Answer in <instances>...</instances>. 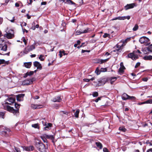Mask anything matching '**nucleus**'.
<instances>
[{
  "instance_id": "nucleus-32",
  "label": "nucleus",
  "mask_w": 152,
  "mask_h": 152,
  "mask_svg": "<svg viewBox=\"0 0 152 152\" xmlns=\"http://www.w3.org/2000/svg\"><path fill=\"white\" fill-rule=\"evenodd\" d=\"M41 138L44 142H47V140L46 139L47 138L44 136V134L41 137Z\"/></svg>"
},
{
  "instance_id": "nucleus-30",
  "label": "nucleus",
  "mask_w": 152,
  "mask_h": 152,
  "mask_svg": "<svg viewBox=\"0 0 152 152\" xmlns=\"http://www.w3.org/2000/svg\"><path fill=\"white\" fill-rule=\"evenodd\" d=\"M5 112H0V117L3 119H4L5 117Z\"/></svg>"
},
{
  "instance_id": "nucleus-15",
  "label": "nucleus",
  "mask_w": 152,
  "mask_h": 152,
  "mask_svg": "<svg viewBox=\"0 0 152 152\" xmlns=\"http://www.w3.org/2000/svg\"><path fill=\"white\" fill-rule=\"evenodd\" d=\"M135 6V4L134 3L127 4L124 7V8L126 10L132 8Z\"/></svg>"
},
{
  "instance_id": "nucleus-55",
  "label": "nucleus",
  "mask_w": 152,
  "mask_h": 152,
  "mask_svg": "<svg viewBox=\"0 0 152 152\" xmlns=\"http://www.w3.org/2000/svg\"><path fill=\"white\" fill-rule=\"evenodd\" d=\"M90 52L89 50H82L81 52L82 53H84L85 52Z\"/></svg>"
},
{
  "instance_id": "nucleus-47",
  "label": "nucleus",
  "mask_w": 152,
  "mask_h": 152,
  "mask_svg": "<svg viewBox=\"0 0 152 152\" xmlns=\"http://www.w3.org/2000/svg\"><path fill=\"white\" fill-rule=\"evenodd\" d=\"M142 51L144 54H148L147 51H148L147 50V48L143 49Z\"/></svg>"
},
{
  "instance_id": "nucleus-48",
  "label": "nucleus",
  "mask_w": 152,
  "mask_h": 152,
  "mask_svg": "<svg viewBox=\"0 0 152 152\" xmlns=\"http://www.w3.org/2000/svg\"><path fill=\"white\" fill-rule=\"evenodd\" d=\"M15 107L16 109H18V108L20 107V105L16 103L15 104Z\"/></svg>"
},
{
  "instance_id": "nucleus-62",
  "label": "nucleus",
  "mask_w": 152,
  "mask_h": 152,
  "mask_svg": "<svg viewBox=\"0 0 152 152\" xmlns=\"http://www.w3.org/2000/svg\"><path fill=\"white\" fill-rule=\"evenodd\" d=\"M84 80L86 82H88L90 81V79H84Z\"/></svg>"
},
{
  "instance_id": "nucleus-63",
  "label": "nucleus",
  "mask_w": 152,
  "mask_h": 152,
  "mask_svg": "<svg viewBox=\"0 0 152 152\" xmlns=\"http://www.w3.org/2000/svg\"><path fill=\"white\" fill-rule=\"evenodd\" d=\"M22 29H23V32L24 33L25 32H26V33H28V31L26 30L24 28V29H23L22 28Z\"/></svg>"
},
{
  "instance_id": "nucleus-17",
  "label": "nucleus",
  "mask_w": 152,
  "mask_h": 152,
  "mask_svg": "<svg viewBox=\"0 0 152 152\" xmlns=\"http://www.w3.org/2000/svg\"><path fill=\"white\" fill-rule=\"evenodd\" d=\"M32 81L31 79L26 80L23 82V84L24 85H28L31 84L32 83Z\"/></svg>"
},
{
  "instance_id": "nucleus-59",
  "label": "nucleus",
  "mask_w": 152,
  "mask_h": 152,
  "mask_svg": "<svg viewBox=\"0 0 152 152\" xmlns=\"http://www.w3.org/2000/svg\"><path fill=\"white\" fill-rule=\"evenodd\" d=\"M79 3L81 5L83 4V0H79Z\"/></svg>"
},
{
  "instance_id": "nucleus-44",
  "label": "nucleus",
  "mask_w": 152,
  "mask_h": 152,
  "mask_svg": "<svg viewBox=\"0 0 152 152\" xmlns=\"http://www.w3.org/2000/svg\"><path fill=\"white\" fill-rule=\"evenodd\" d=\"M15 150V152H21L19 148L14 147Z\"/></svg>"
},
{
  "instance_id": "nucleus-33",
  "label": "nucleus",
  "mask_w": 152,
  "mask_h": 152,
  "mask_svg": "<svg viewBox=\"0 0 152 152\" xmlns=\"http://www.w3.org/2000/svg\"><path fill=\"white\" fill-rule=\"evenodd\" d=\"M13 36V34L11 33H8L6 35V37L8 39H11L12 37Z\"/></svg>"
},
{
  "instance_id": "nucleus-10",
  "label": "nucleus",
  "mask_w": 152,
  "mask_h": 152,
  "mask_svg": "<svg viewBox=\"0 0 152 152\" xmlns=\"http://www.w3.org/2000/svg\"><path fill=\"white\" fill-rule=\"evenodd\" d=\"M24 150L27 151H32L34 149V147L32 146H22Z\"/></svg>"
},
{
  "instance_id": "nucleus-23",
  "label": "nucleus",
  "mask_w": 152,
  "mask_h": 152,
  "mask_svg": "<svg viewBox=\"0 0 152 152\" xmlns=\"http://www.w3.org/2000/svg\"><path fill=\"white\" fill-rule=\"evenodd\" d=\"M117 79V78L116 77H111L109 78V80H110V83L112 84Z\"/></svg>"
},
{
  "instance_id": "nucleus-54",
  "label": "nucleus",
  "mask_w": 152,
  "mask_h": 152,
  "mask_svg": "<svg viewBox=\"0 0 152 152\" xmlns=\"http://www.w3.org/2000/svg\"><path fill=\"white\" fill-rule=\"evenodd\" d=\"M124 17V20L126 19H127L128 20H129L130 18V16L129 15Z\"/></svg>"
},
{
  "instance_id": "nucleus-64",
  "label": "nucleus",
  "mask_w": 152,
  "mask_h": 152,
  "mask_svg": "<svg viewBox=\"0 0 152 152\" xmlns=\"http://www.w3.org/2000/svg\"><path fill=\"white\" fill-rule=\"evenodd\" d=\"M146 152H152V148H150L148 149Z\"/></svg>"
},
{
  "instance_id": "nucleus-1",
  "label": "nucleus",
  "mask_w": 152,
  "mask_h": 152,
  "mask_svg": "<svg viewBox=\"0 0 152 152\" xmlns=\"http://www.w3.org/2000/svg\"><path fill=\"white\" fill-rule=\"evenodd\" d=\"M35 146L40 152H46L47 148L42 142H35Z\"/></svg>"
},
{
  "instance_id": "nucleus-3",
  "label": "nucleus",
  "mask_w": 152,
  "mask_h": 152,
  "mask_svg": "<svg viewBox=\"0 0 152 152\" xmlns=\"http://www.w3.org/2000/svg\"><path fill=\"white\" fill-rule=\"evenodd\" d=\"M4 106L5 110L10 112L13 113L14 115H16L19 113V111L18 109L15 110L13 107L9 105H7L6 106L4 105Z\"/></svg>"
},
{
  "instance_id": "nucleus-13",
  "label": "nucleus",
  "mask_w": 152,
  "mask_h": 152,
  "mask_svg": "<svg viewBox=\"0 0 152 152\" xmlns=\"http://www.w3.org/2000/svg\"><path fill=\"white\" fill-rule=\"evenodd\" d=\"M7 100L8 101L9 103L6 102L5 103V104H9L11 105L12 104L14 103L15 102V99L12 97L8 98Z\"/></svg>"
},
{
  "instance_id": "nucleus-39",
  "label": "nucleus",
  "mask_w": 152,
  "mask_h": 152,
  "mask_svg": "<svg viewBox=\"0 0 152 152\" xmlns=\"http://www.w3.org/2000/svg\"><path fill=\"white\" fill-rule=\"evenodd\" d=\"M44 56L42 55H40L39 57V59L41 61H43L45 59V58H43Z\"/></svg>"
},
{
  "instance_id": "nucleus-60",
  "label": "nucleus",
  "mask_w": 152,
  "mask_h": 152,
  "mask_svg": "<svg viewBox=\"0 0 152 152\" xmlns=\"http://www.w3.org/2000/svg\"><path fill=\"white\" fill-rule=\"evenodd\" d=\"M10 20L11 22L13 23L14 22V20H15V17H13L12 18V20Z\"/></svg>"
},
{
  "instance_id": "nucleus-34",
  "label": "nucleus",
  "mask_w": 152,
  "mask_h": 152,
  "mask_svg": "<svg viewBox=\"0 0 152 152\" xmlns=\"http://www.w3.org/2000/svg\"><path fill=\"white\" fill-rule=\"evenodd\" d=\"M4 64H8V61H6L4 59H0V65Z\"/></svg>"
},
{
  "instance_id": "nucleus-58",
  "label": "nucleus",
  "mask_w": 152,
  "mask_h": 152,
  "mask_svg": "<svg viewBox=\"0 0 152 152\" xmlns=\"http://www.w3.org/2000/svg\"><path fill=\"white\" fill-rule=\"evenodd\" d=\"M22 24H23V25L25 26H26L27 24L25 22L22 23H21L20 24V26L22 27Z\"/></svg>"
},
{
  "instance_id": "nucleus-6",
  "label": "nucleus",
  "mask_w": 152,
  "mask_h": 152,
  "mask_svg": "<svg viewBox=\"0 0 152 152\" xmlns=\"http://www.w3.org/2000/svg\"><path fill=\"white\" fill-rule=\"evenodd\" d=\"M7 49V46L3 39L0 40V50L6 51Z\"/></svg>"
},
{
  "instance_id": "nucleus-26",
  "label": "nucleus",
  "mask_w": 152,
  "mask_h": 152,
  "mask_svg": "<svg viewBox=\"0 0 152 152\" xmlns=\"http://www.w3.org/2000/svg\"><path fill=\"white\" fill-rule=\"evenodd\" d=\"M143 59L145 60H150L152 59V56L151 55L145 56L143 57Z\"/></svg>"
},
{
  "instance_id": "nucleus-14",
  "label": "nucleus",
  "mask_w": 152,
  "mask_h": 152,
  "mask_svg": "<svg viewBox=\"0 0 152 152\" xmlns=\"http://www.w3.org/2000/svg\"><path fill=\"white\" fill-rule=\"evenodd\" d=\"M44 136L46 137L47 139H49L51 140L52 141V142L54 143L55 142L54 141L55 137L53 135H48L47 134H44Z\"/></svg>"
},
{
  "instance_id": "nucleus-49",
  "label": "nucleus",
  "mask_w": 152,
  "mask_h": 152,
  "mask_svg": "<svg viewBox=\"0 0 152 152\" xmlns=\"http://www.w3.org/2000/svg\"><path fill=\"white\" fill-rule=\"evenodd\" d=\"M120 67L123 69H125V67L124 66L123 63V62H121L120 64Z\"/></svg>"
},
{
  "instance_id": "nucleus-51",
  "label": "nucleus",
  "mask_w": 152,
  "mask_h": 152,
  "mask_svg": "<svg viewBox=\"0 0 152 152\" xmlns=\"http://www.w3.org/2000/svg\"><path fill=\"white\" fill-rule=\"evenodd\" d=\"M140 62H137L135 66V68H137L138 66H140Z\"/></svg>"
},
{
  "instance_id": "nucleus-9",
  "label": "nucleus",
  "mask_w": 152,
  "mask_h": 152,
  "mask_svg": "<svg viewBox=\"0 0 152 152\" xmlns=\"http://www.w3.org/2000/svg\"><path fill=\"white\" fill-rule=\"evenodd\" d=\"M33 65L35 67H37V69L40 70L42 68V66L41 64L38 61H35L34 62Z\"/></svg>"
},
{
  "instance_id": "nucleus-20",
  "label": "nucleus",
  "mask_w": 152,
  "mask_h": 152,
  "mask_svg": "<svg viewBox=\"0 0 152 152\" xmlns=\"http://www.w3.org/2000/svg\"><path fill=\"white\" fill-rule=\"evenodd\" d=\"M32 64L31 62H25L24 64V65L25 67L27 68H30Z\"/></svg>"
},
{
  "instance_id": "nucleus-7",
  "label": "nucleus",
  "mask_w": 152,
  "mask_h": 152,
  "mask_svg": "<svg viewBox=\"0 0 152 152\" xmlns=\"http://www.w3.org/2000/svg\"><path fill=\"white\" fill-rule=\"evenodd\" d=\"M35 45H32L30 46H28L26 48L23 50V52L24 53L26 54L29 52L35 49Z\"/></svg>"
},
{
  "instance_id": "nucleus-19",
  "label": "nucleus",
  "mask_w": 152,
  "mask_h": 152,
  "mask_svg": "<svg viewBox=\"0 0 152 152\" xmlns=\"http://www.w3.org/2000/svg\"><path fill=\"white\" fill-rule=\"evenodd\" d=\"M106 81L107 80L106 79H103L99 81V83L98 84V85L99 86H100L101 85H104L106 83Z\"/></svg>"
},
{
  "instance_id": "nucleus-4",
  "label": "nucleus",
  "mask_w": 152,
  "mask_h": 152,
  "mask_svg": "<svg viewBox=\"0 0 152 152\" xmlns=\"http://www.w3.org/2000/svg\"><path fill=\"white\" fill-rule=\"evenodd\" d=\"M121 98L122 99L124 100H135L136 99L135 97L129 96L125 93H124L121 95Z\"/></svg>"
},
{
  "instance_id": "nucleus-16",
  "label": "nucleus",
  "mask_w": 152,
  "mask_h": 152,
  "mask_svg": "<svg viewBox=\"0 0 152 152\" xmlns=\"http://www.w3.org/2000/svg\"><path fill=\"white\" fill-rule=\"evenodd\" d=\"M61 100L62 99L60 96H57L53 98L52 100V101L54 102H60L61 101Z\"/></svg>"
},
{
  "instance_id": "nucleus-12",
  "label": "nucleus",
  "mask_w": 152,
  "mask_h": 152,
  "mask_svg": "<svg viewBox=\"0 0 152 152\" xmlns=\"http://www.w3.org/2000/svg\"><path fill=\"white\" fill-rule=\"evenodd\" d=\"M25 96L24 94H18L16 96V99L17 101H21L23 100V98Z\"/></svg>"
},
{
  "instance_id": "nucleus-36",
  "label": "nucleus",
  "mask_w": 152,
  "mask_h": 152,
  "mask_svg": "<svg viewBox=\"0 0 152 152\" xmlns=\"http://www.w3.org/2000/svg\"><path fill=\"white\" fill-rule=\"evenodd\" d=\"M147 50L148 51L152 52V44L149 46L147 48Z\"/></svg>"
},
{
  "instance_id": "nucleus-41",
  "label": "nucleus",
  "mask_w": 152,
  "mask_h": 152,
  "mask_svg": "<svg viewBox=\"0 0 152 152\" xmlns=\"http://www.w3.org/2000/svg\"><path fill=\"white\" fill-rule=\"evenodd\" d=\"M145 104H152V99H150L145 101Z\"/></svg>"
},
{
  "instance_id": "nucleus-61",
  "label": "nucleus",
  "mask_w": 152,
  "mask_h": 152,
  "mask_svg": "<svg viewBox=\"0 0 152 152\" xmlns=\"http://www.w3.org/2000/svg\"><path fill=\"white\" fill-rule=\"evenodd\" d=\"M47 4V2L45 1L42 2L41 3V5H45Z\"/></svg>"
},
{
  "instance_id": "nucleus-8",
  "label": "nucleus",
  "mask_w": 152,
  "mask_h": 152,
  "mask_svg": "<svg viewBox=\"0 0 152 152\" xmlns=\"http://www.w3.org/2000/svg\"><path fill=\"white\" fill-rule=\"evenodd\" d=\"M116 48H117L116 49V50H113L112 52H116L117 56H118V55L121 52L123 49V45L121 46L119 45L118 44L117 45Z\"/></svg>"
},
{
  "instance_id": "nucleus-2",
  "label": "nucleus",
  "mask_w": 152,
  "mask_h": 152,
  "mask_svg": "<svg viewBox=\"0 0 152 152\" xmlns=\"http://www.w3.org/2000/svg\"><path fill=\"white\" fill-rule=\"evenodd\" d=\"M137 53L140 54L141 53L139 50H137V51L134 50L132 53L129 54L127 57L130 58L133 60H135L138 58V55L137 54Z\"/></svg>"
},
{
  "instance_id": "nucleus-25",
  "label": "nucleus",
  "mask_w": 152,
  "mask_h": 152,
  "mask_svg": "<svg viewBox=\"0 0 152 152\" xmlns=\"http://www.w3.org/2000/svg\"><path fill=\"white\" fill-rule=\"evenodd\" d=\"M95 144L97 147L98 148H99V149H101L102 148V145L100 142H95Z\"/></svg>"
},
{
  "instance_id": "nucleus-43",
  "label": "nucleus",
  "mask_w": 152,
  "mask_h": 152,
  "mask_svg": "<svg viewBox=\"0 0 152 152\" xmlns=\"http://www.w3.org/2000/svg\"><path fill=\"white\" fill-rule=\"evenodd\" d=\"M119 129L120 130L124 132H125L126 130V129L123 127H120Z\"/></svg>"
},
{
  "instance_id": "nucleus-22",
  "label": "nucleus",
  "mask_w": 152,
  "mask_h": 152,
  "mask_svg": "<svg viewBox=\"0 0 152 152\" xmlns=\"http://www.w3.org/2000/svg\"><path fill=\"white\" fill-rule=\"evenodd\" d=\"M59 53V55L60 56V58H61L63 55L65 56L67 54L65 53V51L64 50L60 51Z\"/></svg>"
},
{
  "instance_id": "nucleus-37",
  "label": "nucleus",
  "mask_w": 152,
  "mask_h": 152,
  "mask_svg": "<svg viewBox=\"0 0 152 152\" xmlns=\"http://www.w3.org/2000/svg\"><path fill=\"white\" fill-rule=\"evenodd\" d=\"M66 2L68 4H75L71 0H66Z\"/></svg>"
},
{
  "instance_id": "nucleus-11",
  "label": "nucleus",
  "mask_w": 152,
  "mask_h": 152,
  "mask_svg": "<svg viewBox=\"0 0 152 152\" xmlns=\"http://www.w3.org/2000/svg\"><path fill=\"white\" fill-rule=\"evenodd\" d=\"M44 126L45 127L44 128L45 130H48L50 129V127L52 126V124L50 123H46L44 124Z\"/></svg>"
},
{
  "instance_id": "nucleus-53",
  "label": "nucleus",
  "mask_w": 152,
  "mask_h": 152,
  "mask_svg": "<svg viewBox=\"0 0 152 152\" xmlns=\"http://www.w3.org/2000/svg\"><path fill=\"white\" fill-rule=\"evenodd\" d=\"M148 79L147 77H145L142 78V80L145 82H146L148 80Z\"/></svg>"
},
{
  "instance_id": "nucleus-42",
  "label": "nucleus",
  "mask_w": 152,
  "mask_h": 152,
  "mask_svg": "<svg viewBox=\"0 0 152 152\" xmlns=\"http://www.w3.org/2000/svg\"><path fill=\"white\" fill-rule=\"evenodd\" d=\"M92 95L94 97H96L98 96V93L97 92H94L93 93Z\"/></svg>"
},
{
  "instance_id": "nucleus-38",
  "label": "nucleus",
  "mask_w": 152,
  "mask_h": 152,
  "mask_svg": "<svg viewBox=\"0 0 152 152\" xmlns=\"http://www.w3.org/2000/svg\"><path fill=\"white\" fill-rule=\"evenodd\" d=\"M95 72L96 74L97 75L100 74L101 72H100V70L99 71V69L98 67L96 68Z\"/></svg>"
},
{
  "instance_id": "nucleus-5",
  "label": "nucleus",
  "mask_w": 152,
  "mask_h": 152,
  "mask_svg": "<svg viewBox=\"0 0 152 152\" xmlns=\"http://www.w3.org/2000/svg\"><path fill=\"white\" fill-rule=\"evenodd\" d=\"M139 42L141 44H143L146 46L148 45L150 43L149 39L145 37H141L139 39Z\"/></svg>"
},
{
  "instance_id": "nucleus-27",
  "label": "nucleus",
  "mask_w": 152,
  "mask_h": 152,
  "mask_svg": "<svg viewBox=\"0 0 152 152\" xmlns=\"http://www.w3.org/2000/svg\"><path fill=\"white\" fill-rule=\"evenodd\" d=\"M92 31V30L90 28H87L85 30L83 31H82V33H86L89 32L90 31Z\"/></svg>"
},
{
  "instance_id": "nucleus-57",
  "label": "nucleus",
  "mask_w": 152,
  "mask_h": 152,
  "mask_svg": "<svg viewBox=\"0 0 152 152\" xmlns=\"http://www.w3.org/2000/svg\"><path fill=\"white\" fill-rule=\"evenodd\" d=\"M109 34L107 33H105L103 35V37L104 38H106L107 37H108Z\"/></svg>"
},
{
  "instance_id": "nucleus-45",
  "label": "nucleus",
  "mask_w": 152,
  "mask_h": 152,
  "mask_svg": "<svg viewBox=\"0 0 152 152\" xmlns=\"http://www.w3.org/2000/svg\"><path fill=\"white\" fill-rule=\"evenodd\" d=\"M82 32V31H80V30H77L76 31V35H78L81 34H83Z\"/></svg>"
},
{
  "instance_id": "nucleus-50",
  "label": "nucleus",
  "mask_w": 152,
  "mask_h": 152,
  "mask_svg": "<svg viewBox=\"0 0 152 152\" xmlns=\"http://www.w3.org/2000/svg\"><path fill=\"white\" fill-rule=\"evenodd\" d=\"M103 151L104 152H109L107 149L106 148H103Z\"/></svg>"
},
{
  "instance_id": "nucleus-21",
  "label": "nucleus",
  "mask_w": 152,
  "mask_h": 152,
  "mask_svg": "<svg viewBox=\"0 0 152 152\" xmlns=\"http://www.w3.org/2000/svg\"><path fill=\"white\" fill-rule=\"evenodd\" d=\"M34 73V72L31 71L30 72H27L25 73L23 76L24 78L28 76H31L33 75Z\"/></svg>"
},
{
  "instance_id": "nucleus-56",
  "label": "nucleus",
  "mask_w": 152,
  "mask_h": 152,
  "mask_svg": "<svg viewBox=\"0 0 152 152\" xmlns=\"http://www.w3.org/2000/svg\"><path fill=\"white\" fill-rule=\"evenodd\" d=\"M23 42L25 44V45H26V43H27L26 41V39H25V38L24 37H23Z\"/></svg>"
},
{
  "instance_id": "nucleus-24",
  "label": "nucleus",
  "mask_w": 152,
  "mask_h": 152,
  "mask_svg": "<svg viewBox=\"0 0 152 152\" xmlns=\"http://www.w3.org/2000/svg\"><path fill=\"white\" fill-rule=\"evenodd\" d=\"M97 63L102 64L103 63L107 61L108 59H106L104 60L101 59H97Z\"/></svg>"
},
{
  "instance_id": "nucleus-28",
  "label": "nucleus",
  "mask_w": 152,
  "mask_h": 152,
  "mask_svg": "<svg viewBox=\"0 0 152 152\" xmlns=\"http://www.w3.org/2000/svg\"><path fill=\"white\" fill-rule=\"evenodd\" d=\"M124 20V16L122 17H118L117 18H115L113 19L112 20Z\"/></svg>"
},
{
  "instance_id": "nucleus-35",
  "label": "nucleus",
  "mask_w": 152,
  "mask_h": 152,
  "mask_svg": "<svg viewBox=\"0 0 152 152\" xmlns=\"http://www.w3.org/2000/svg\"><path fill=\"white\" fill-rule=\"evenodd\" d=\"M32 126L35 128L39 129V128L38 124H33L32 125Z\"/></svg>"
},
{
  "instance_id": "nucleus-40",
  "label": "nucleus",
  "mask_w": 152,
  "mask_h": 152,
  "mask_svg": "<svg viewBox=\"0 0 152 152\" xmlns=\"http://www.w3.org/2000/svg\"><path fill=\"white\" fill-rule=\"evenodd\" d=\"M138 28V26L137 24H136L134 28H133V31H136L137 30Z\"/></svg>"
},
{
  "instance_id": "nucleus-31",
  "label": "nucleus",
  "mask_w": 152,
  "mask_h": 152,
  "mask_svg": "<svg viewBox=\"0 0 152 152\" xmlns=\"http://www.w3.org/2000/svg\"><path fill=\"white\" fill-rule=\"evenodd\" d=\"M125 69H123L121 68H120L118 71V73L121 75L123 74L124 72V70Z\"/></svg>"
},
{
  "instance_id": "nucleus-18",
  "label": "nucleus",
  "mask_w": 152,
  "mask_h": 152,
  "mask_svg": "<svg viewBox=\"0 0 152 152\" xmlns=\"http://www.w3.org/2000/svg\"><path fill=\"white\" fill-rule=\"evenodd\" d=\"M42 105H38L34 104H32L31 106V108L34 109L41 108L42 107Z\"/></svg>"
},
{
  "instance_id": "nucleus-29",
  "label": "nucleus",
  "mask_w": 152,
  "mask_h": 152,
  "mask_svg": "<svg viewBox=\"0 0 152 152\" xmlns=\"http://www.w3.org/2000/svg\"><path fill=\"white\" fill-rule=\"evenodd\" d=\"M80 110L79 109L77 110L74 113L75 117L76 118H78L79 117V113Z\"/></svg>"
},
{
  "instance_id": "nucleus-52",
  "label": "nucleus",
  "mask_w": 152,
  "mask_h": 152,
  "mask_svg": "<svg viewBox=\"0 0 152 152\" xmlns=\"http://www.w3.org/2000/svg\"><path fill=\"white\" fill-rule=\"evenodd\" d=\"M100 100H101V97H98L94 101L95 102H97L99 101Z\"/></svg>"
},
{
  "instance_id": "nucleus-46",
  "label": "nucleus",
  "mask_w": 152,
  "mask_h": 152,
  "mask_svg": "<svg viewBox=\"0 0 152 152\" xmlns=\"http://www.w3.org/2000/svg\"><path fill=\"white\" fill-rule=\"evenodd\" d=\"M107 70V69L106 68H102L100 70V72H106Z\"/></svg>"
}]
</instances>
